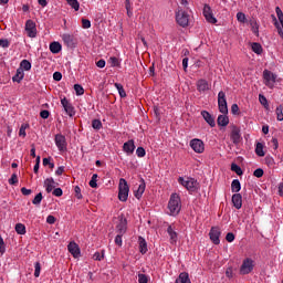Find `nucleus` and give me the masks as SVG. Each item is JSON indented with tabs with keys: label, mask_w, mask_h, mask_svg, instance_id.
<instances>
[{
	"label": "nucleus",
	"mask_w": 283,
	"mask_h": 283,
	"mask_svg": "<svg viewBox=\"0 0 283 283\" xmlns=\"http://www.w3.org/2000/svg\"><path fill=\"white\" fill-rule=\"evenodd\" d=\"M181 207L182 206L180 205V196H178V193H172L168 202L170 216H178V213H180Z\"/></svg>",
	"instance_id": "f257e3e1"
},
{
	"label": "nucleus",
	"mask_w": 283,
	"mask_h": 283,
	"mask_svg": "<svg viewBox=\"0 0 283 283\" xmlns=\"http://www.w3.org/2000/svg\"><path fill=\"white\" fill-rule=\"evenodd\" d=\"M127 198H129V185L127 180L120 178L118 185V199L120 202H127Z\"/></svg>",
	"instance_id": "f03ea898"
},
{
	"label": "nucleus",
	"mask_w": 283,
	"mask_h": 283,
	"mask_svg": "<svg viewBox=\"0 0 283 283\" xmlns=\"http://www.w3.org/2000/svg\"><path fill=\"white\" fill-rule=\"evenodd\" d=\"M179 185H181L182 187H185L188 191H196L198 189V180L193 179V178H184V177H179L178 179Z\"/></svg>",
	"instance_id": "7ed1b4c3"
},
{
	"label": "nucleus",
	"mask_w": 283,
	"mask_h": 283,
	"mask_svg": "<svg viewBox=\"0 0 283 283\" xmlns=\"http://www.w3.org/2000/svg\"><path fill=\"white\" fill-rule=\"evenodd\" d=\"M176 21L181 28H187L189 25V13L178 8L176 11Z\"/></svg>",
	"instance_id": "20e7f679"
},
{
	"label": "nucleus",
	"mask_w": 283,
	"mask_h": 283,
	"mask_svg": "<svg viewBox=\"0 0 283 283\" xmlns=\"http://www.w3.org/2000/svg\"><path fill=\"white\" fill-rule=\"evenodd\" d=\"M255 268V261L251 258H247L243 260L241 266H240V275H249Z\"/></svg>",
	"instance_id": "39448f33"
},
{
	"label": "nucleus",
	"mask_w": 283,
	"mask_h": 283,
	"mask_svg": "<svg viewBox=\"0 0 283 283\" xmlns=\"http://www.w3.org/2000/svg\"><path fill=\"white\" fill-rule=\"evenodd\" d=\"M263 81L264 85L269 87L270 90H273L275 87V81H277V75L269 70L263 71Z\"/></svg>",
	"instance_id": "423d86ee"
},
{
	"label": "nucleus",
	"mask_w": 283,
	"mask_h": 283,
	"mask_svg": "<svg viewBox=\"0 0 283 283\" xmlns=\"http://www.w3.org/2000/svg\"><path fill=\"white\" fill-rule=\"evenodd\" d=\"M275 12H276V17H277L279 21L275 17H273L274 25L277 30V33L283 39V12H282V9H280V7L275 8Z\"/></svg>",
	"instance_id": "0eeeda50"
},
{
	"label": "nucleus",
	"mask_w": 283,
	"mask_h": 283,
	"mask_svg": "<svg viewBox=\"0 0 283 283\" xmlns=\"http://www.w3.org/2000/svg\"><path fill=\"white\" fill-rule=\"evenodd\" d=\"M218 107L221 114H229V106H227V94L223 91L218 93Z\"/></svg>",
	"instance_id": "6e6552de"
},
{
	"label": "nucleus",
	"mask_w": 283,
	"mask_h": 283,
	"mask_svg": "<svg viewBox=\"0 0 283 283\" xmlns=\"http://www.w3.org/2000/svg\"><path fill=\"white\" fill-rule=\"evenodd\" d=\"M61 105L65 114H67L70 118H73V116L76 115V109L74 108V105H72V103L66 97L61 99Z\"/></svg>",
	"instance_id": "1a4fd4ad"
},
{
	"label": "nucleus",
	"mask_w": 283,
	"mask_h": 283,
	"mask_svg": "<svg viewBox=\"0 0 283 283\" xmlns=\"http://www.w3.org/2000/svg\"><path fill=\"white\" fill-rule=\"evenodd\" d=\"M190 147L196 151V154H202L205 151V142L198 138L191 139Z\"/></svg>",
	"instance_id": "9d476101"
},
{
	"label": "nucleus",
	"mask_w": 283,
	"mask_h": 283,
	"mask_svg": "<svg viewBox=\"0 0 283 283\" xmlns=\"http://www.w3.org/2000/svg\"><path fill=\"white\" fill-rule=\"evenodd\" d=\"M55 145L59 151H67V142L65 140V136L62 134L55 135Z\"/></svg>",
	"instance_id": "9b49d317"
},
{
	"label": "nucleus",
	"mask_w": 283,
	"mask_h": 283,
	"mask_svg": "<svg viewBox=\"0 0 283 283\" xmlns=\"http://www.w3.org/2000/svg\"><path fill=\"white\" fill-rule=\"evenodd\" d=\"M25 32L30 39H34L36 36V23L32 20H28L25 23Z\"/></svg>",
	"instance_id": "f8f14e48"
},
{
	"label": "nucleus",
	"mask_w": 283,
	"mask_h": 283,
	"mask_svg": "<svg viewBox=\"0 0 283 283\" xmlns=\"http://www.w3.org/2000/svg\"><path fill=\"white\" fill-rule=\"evenodd\" d=\"M203 17L208 23H218V20L216 17H213V12L211 11V7L209 4H205L203 7Z\"/></svg>",
	"instance_id": "ddd939ff"
},
{
	"label": "nucleus",
	"mask_w": 283,
	"mask_h": 283,
	"mask_svg": "<svg viewBox=\"0 0 283 283\" xmlns=\"http://www.w3.org/2000/svg\"><path fill=\"white\" fill-rule=\"evenodd\" d=\"M67 251L73 255V258H81V248L76 244V242L72 241L67 245Z\"/></svg>",
	"instance_id": "4468645a"
},
{
	"label": "nucleus",
	"mask_w": 283,
	"mask_h": 283,
	"mask_svg": "<svg viewBox=\"0 0 283 283\" xmlns=\"http://www.w3.org/2000/svg\"><path fill=\"white\" fill-rule=\"evenodd\" d=\"M209 235H210V240H211V242H213V244H220V235H221L220 228H218V227L211 228Z\"/></svg>",
	"instance_id": "2eb2a0df"
},
{
	"label": "nucleus",
	"mask_w": 283,
	"mask_h": 283,
	"mask_svg": "<svg viewBox=\"0 0 283 283\" xmlns=\"http://www.w3.org/2000/svg\"><path fill=\"white\" fill-rule=\"evenodd\" d=\"M62 40L64 41L65 45L71 49L76 48V38L70 33H64L62 35Z\"/></svg>",
	"instance_id": "dca6fc26"
},
{
	"label": "nucleus",
	"mask_w": 283,
	"mask_h": 283,
	"mask_svg": "<svg viewBox=\"0 0 283 283\" xmlns=\"http://www.w3.org/2000/svg\"><path fill=\"white\" fill-rule=\"evenodd\" d=\"M230 138L233 145H239L240 140H242V135L240 134V129L238 128V126H232Z\"/></svg>",
	"instance_id": "f3484780"
},
{
	"label": "nucleus",
	"mask_w": 283,
	"mask_h": 283,
	"mask_svg": "<svg viewBox=\"0 0 283 283\" xmlns=\"http://www.w3.org/2000/svg\"><path fill=\"white\" fill-rule=\"evenodd\" d=\"M116 231L120 235H125L127 233V219L120 218L118 224L116 226Z\"/></svg>",
	"instance_id": "a211bd4d"
},
{
	"label": "nucleus",
	"mask_w": 283,
	"mask_h": 283,
	"mask_svg": "<svg viewBox=\"0 0 283 283\" xmlns=\"http://www.w3.org/2000/svg\"><path fill=\"white\" fill-rule=\"evenodd\" d=\"M123 150L127 156H132L134 151L136 150V145L134 144V139H129L128 142L124 143Z\"/></svg>",
	"instance_id": "6ab92c4d"
},
{
	"label": "nucleus",
	"mask_w": 283,
	"mask_h": 283,
	"mask_svg": "<svg viewBox=\"0 0 283 283\" xmlns=\"http://www.w3.org/2000/svg\"><path fill=\"white\" fill-rule=\"evenodd\" d=\"M197 90L198 92H209V90H211V85L207 80L201 78L197 82Z\"/></svg>",
	"instance_id": "aec40b11"
},
{
	"label": "nucleus",
	"mask_w": 283,
	"mask_h": 283,
	"mask_svg": "<svg viewBox=\"0 0 283 283\" xmlns=\"http://www.w3.org/2000/svg\"><path fill=\"white\" fill-rule=\"evenodd\" d=\"M201 116L206 120V123H208V125H210V127H216V119L209 112L202 111Z\"/></svg>",
	"instance_id": "412c9836"
},
{
	"label": "nucleus",
	"mask_w": 283,
	"mask_h": 283,
	"mask_svg": "<svg viewBox=\"0 0 283 283\" xmlns=\"http://www.w3.org/2000/svg\"><path fill=\"white\" fill-rule=\"evenodd\" d=\"M145 179H142L138 189L134 191V196L135 198H137V200H140L143 198V195L145 193Z\"/></svg>",
	"instance_id": "4be33fe9"
},
{
	"label": "nucleus",
	"mask_w": 283,
	"mask_h": 283,
	"mask_svg": "<svg viewBox=\"0 0 283 283\" xmlns=\"http://www.w3.org/2000/svg\"><path fill=\"white\" fill-rule=\"evenodd\" d=\"M167 233L170 238L171 244H176V242H178V233L176 232V230H174V228L171 226H169L167 228Z\"/></svg>",
	"instance_id": "5701e85b"
},
{
	"label": "nucleus",
	"mask_w": 283,
	"mask_h": 283,
	"mask_svg": "<svg viewBox=\"0 0 283 283\" xmlns=\"http://www.w3.org/2000/svg\"><path fill=\"white\" fill-rule=\"evenodd\" d=\"M232 203H233V207L237 208V209H242V195L240 193H234L232 196Z\"/></svg>",
	"instance_id": "b1692460"
},
{
	"label": "nucleus",
	"mask_w": 283,
	"mask_h": 283,
	"mask_svg": "<svg viewBox=\"0 0 283 283\" xmlns=\"http://www.w3.org/2000/svg\"><path fill=\"white\" fill-rule=\"evenodd\" d=\"M54 178H48L44 180V187H45V191L48 193H52V191L54 190Z\"/></svg>",
	"instance_id": "393cba45"
},
{
	"label": "nucleus",
	"mask_w": 283,
	"mask_h": 283,
	"mask_svg": "<svg viewBox=\"0 0 283 283\" xmlns=\"http://www.w3.org/2000/svg\"><path fill=\"white\" fill-rule=\"evenodd\" d=\"M217 123L219 127H227V125H229V116H227V114L219 115L217 118Z\"/></svg>",
	"instance_id": "a878e982"
},
{
	"label": "nucleus",
	"mask_w": 283,
	"mask_h": 283,
	"mask_svg": "<svg viewBox=\"0 0 283 283\" xmlns=\"http://www.w3.org/2000/svg\"><path fill=\"white\" fill-rule=\"evenodd\" d=\"M176 283H191V280L189 279V273L187 272L180 273L176 280Z\"/></svg>",
	"instance_id": "bb28decb"
},
{
	"label": "nucleus",
	"mask_w": 283,
	"mask_h": 283,
	"mask_svg": "<svg viewBox=\"0 0 283 283\" xmlns=\"http://www.w3.org/2000/svg\"><path fill=\"white\" fill-rule=\"evenodd\" d=\"M138 242H139V253L145 255V253H147V241L145 240V238L139 237Z\"/></svg>",
	"instance_id": "cd10ccee"
},
{
	"label": "nucleus",
	"mask_w": 283,
	"mask_h": 283,
	"mask_svg": "<svg viewBox=\"0 0 283 283\" xmlns=\"http://www.w3.org/2000/svg\"><path fill=\"white\" fill-rule=\"evenodd\" d=\"M25 73L22 69H18L15 75L12 77L13 83H20L22 78H24Z\"/></svg>",
	"instance_id": "c85d7f7f"
},
{
	"label": "nucleus",
	"mask_w": 283,
	"mask_h": 283,
	"mask_svg": "<svg viewBox=\"0 0 283 283\" xmlns=\"http://www.w3.org/2000/svg\"><path fill=\"white\" fill-rule=\"evenodd\" d=\"M250 25L253 34L258 36L260 34V24H258V20L255 19L250 20Z\"/></svg>",
	"instance_id": "c756f323"
},
{
	"label": "nucleus",
	"mask_w": 283,
	"mask_h": 283,
	"mask_svg": "<svg viewBox=\"0 0 283 283\" xmlns=\"http://www.w3.org/2000/svg\"><path fill=\"white\" fill-rule=\"evenodd\" d=\"M240 189H242V185L240 184V180L233 179L231 184L232 193H238Z\"/></svg>",
	"instance_id": "7c9ffc66"
},
{
	"label": "nucleus",
	"mask_w": 283,
	"mask_h": 283,
	"mask_svg": "<svg viewBox=\"0 0 283 283\" xmlns=\"http://www.w3.org/2000/svg\"><path fill=\"white\" fill-rule=\"evenodd\" d=\"M61 50H62L61 43L52 42L50 44V51L52 52V54H59V52H61Z\"/></svg>",
	"instance_id": "2f4dec72"
},
{
	"label": "nucleus",
	"mask_w": 283,
	"mask_h": 283,
	"mask_svg": "<svg viewBox=\"0 0 283 283\" xmlns=\"http://www.w3.org/2000/svg\"><path fill=\"white\" fill-rule=\"evenodd\" d=\"M18 69H22V71L24 70L25 72H30V70H32V63H30V61L28 60H22L20 63V67Z\"/></svg>",
	"instance_id": "473e14b6"
},
{
	"label": "nucleus",
	"mask_w": 283,
	"mask_h": 283,
	"mask_svg": "<svg viewBox=\"0 0 283 283\" xmlns=\"http://www.w3.org/2000/svg\"><path fill=\"white\" fill-rule=\"evenodd\" d=\"M255 154H256V156H260V158L265 156V154H264V145H262V143H256Z\"/></svg>",
	"instance_id": "72a5a7b5"
},
{
	"label": "nucleus",
	"mask_w": 283,
	"mask_h": 283,
	"mask_svg": "<svg viewBox=\"0 0 283 283\" xmlns=\"http://www.w3.org/2000/svg\"><path fill=\"white\" fill-rule=\"evenodd\" d=\"M115 87L118 91L120 98H125V96H127V93L125 92V88L123 87V84L115 83Z\"/></svg>",
	"instance_id": "f704fd0d"
},
{
	"label": "nucleus",
	"mask_w": 283,
	"mask_h": 283,
	"mask_svg": "<svg viewBox=\"0 0 283 283\" xmlns=\"http://www.w3.org/2000/svg\"><path fill=\"white\" fill-rule=\"evenodd\" d=\"M251 48H252V52H254V54H261L262 53V44L261 43L253 42Z\"/></svg>",
	"instance_id": "c9c22d12"
},
{
	"label": "nucleus",
	"mask_w": 283,
	"mask_h": 283,
	"mask_svg": "<svg viewBox=\"0 0 283 283\" xmlns=\"http://www.w3.org/2000/svg\"><path fill=\"white\" fill-rule=\"evenodd\" d=\"M15 232L19 235H25V224H23V223L15 224Z\"/></svg>",
	"instance_id": "e433bc0d"
},
{
	"label": "nucleus",
	"mask_w": 283,
	"mask_h": 283,
	"mask_svg": "<svg viewBox=\"0 0 283 283\" xmlns=\"http://www.w3.org/2000/svg\"><path fill=\"white\" fill-rule=\"evenodd\" d=\"M66 2L75 10V12H78L81 8V3H78V0H66Z\"/></svg>",
	"instance_id": "4c0bfd02"
},
{
	"label": "nucleus",
	"mask_w": 283,
	"mask_h": 283,
	"mask_svg": "<svg viewBox=\"0 0 283 283\" xmlns=\"http://www.w3.org/2000/svg\"><path fill=\"white\" fill-rule=\"evenodd\" d=\"M92 127H93V129H96V132H98V130L103 129V123L101 122V119H93Z\"/></svg>",
	"instance_id": "58836bf2"
},
{
	"label": "nucleus",
	"mask_w": 283,
	"mask_h": 283,
	"mask_svg": "<svg viewBox=\"0 0 283 283\" xmlns=\"http://www.w3.org/2000/svg\"><path fill=\"white\" fill-rule=\"evenodd\" d=\"M76 96H83L85 94V88L81 84L74 85Z\"/></svg>",
	"instance_id": "ea45409f"
},
{
	"label": "nucleus",
	"mask_w": 283,
	"mask_h": 283,
	"mask_svg": "<svg viewBox=\"0 0 283 283\" xmlns=\"http://www.w3.org/2000/svg\"><path fill=\"white\" fill-rule=\"evenodd\" d=\"M275 114H276V120L282 122L283 120V106L279 105L275 109Z\"/></svg>",
	"instance_id": "a19ab883"
},
{
	"label": "nucleus",
	"mask_w": 283,
	"mask_h": 283,
	"mask_svg": "<svg viewBox=\"0 0 283 283\" xmlns=\"http://www.w3.org/2000/svg\"><path fill=\"white\" fill-rule=\"evenodd\" d=\"M97 179H98V175L97 174H94L90 180V187H92V189H96V187H98V184L97 182Z\"/></svg>",
	"instance_id": "79ce46f5"
},
{
	"label": "nucleus",
	"mask_w": 283,
	"mask_h": 283,
	"mask_svg": "<svg viewBox=\"0 0 283 283\" xmlns=\"http://www.w3.org/2000/svg\"><path fill=\"white\" fill-rule=\"evenodd\" d=\"M231 171H234V174H237V176H242V168L240 166H238L237 164H232L231 165Z\"/></svg>",
	"instance_id": "37998d69"
},
{
	"label": "nucleus",
	"mask_w": 283,
	"mask_h": 283,
	"mask_svg": "<svg viewBox=\"0 0 283 283\" xmlns=\"http://www.w3.org/2000/svg\"><path fill=\"white\" fill-rule=\"evenodd\" d=\"M112 67H118L120 65V62H118L116 56H112L108 60Z\"/></svg>",
	"instance_id": "c03bdc74"
},
{
	"label": "nucleus",
	"mask_w": 283,
	"mask_h": 283,
	"mask_svg": "<svg viewBox=\"0 0 283 283\" xmlns=\"http://www.w3.org/2000/svg\"><path fill=\"white\" fill-rule=\"evenodd\" d=\"M237 20L239 21V23H245L247 22V14H244L243 12H238L237 13Z\"/></svg>",
	"instance_id": "a18cd8bd"
},
{
	"label": "nucleus",
	"mask_w": 283,
	"mask_h": 283,
	"mask_svg": "<svg viewBox=\"0 0 283 283\" xmlns=\"http://www.w3.org/2000/svg\"><path fill=\"white\" fill-rule=\"evenodd\" d=\"M42 200H43V193L40 192L32 200V205H41Z\"/></svg>",
	"instance_id": "49530a36"
},
{
	"label": "nucleus",
	"mask_w": 283,
	"mask_h": 283,
	"mask_svg": "<svg viewBox=\"0 0 283 283\" xmlns=\"http://www.w3.org/2000/svg\"><path fill=\"white\" fill-rule=\"evenodd\" d=\"M146 154H147V151L143 147H138L136 149V155L138 156V158H145Z\"/></svg>",
	"instance_id": "de8ad7c7"
},
{
	"label": "nucleus",
	"mask_w": 283,
	"mask_h": 283,
	"mask_svg": "<svg viewBox=\"0 0 283 283\" xmlns=\"http://www.w3.org/2000/svg\"><path fill=\"white\" fill-rule=\"evenodd\" d=\"M34 277H39V275H41V263L40 262H35L34 264Z\"/></svg>",
	"instance_id": "09e8293b"
},
{
	"label": "nucleus",
	"mask_w": 283,
	"mask_h": 283,
	"mask_svg": "<svg viewBox=\"0 0 283 283\" xmlns=\"http://www.w3.org/2000/svg\"><path fill=\"white\" fill-rule=\"evenodd\" d=\"M82 27L84 28V30H87L92 28V22L87 19H82Z\"/></svg>",
	"instance_id": "8fccbe9b"
},
{
	"label": "nucleus",
	"mask_w": 283,
	"mask_h": 283,
	"mask_svg": "<svg viewBox=\"0 0 283 283\" xmlns=\"http://www.w3.org/2000/svg\"><path fill=\"white\" fill-rule=\"evenodd\" d=\"M0 48H10V40L8 39H0Z\"/></svg>",
	"instance_id": "3c124183"
},
{
	"label": "nucleus",
	"mask_w": 283,
	"mask_h": 283,
	"mask_svg": "<svg viewBox=\"0 0 283 283\" xmlns=\"http://www.w3.org/2000/svg\"><path fill=\"white\" fill-rule=\"evenodd\" d=\"M253 176H255V178H262V176H264V170L262 168H258L254 170Z\"/></svg>",
	"instance_id": "603ef678"
},
{
	"label": "nucleus",
	"mask_w": 283,
	"mask_h": 283,
	"mask_svg": "<svg viewBox=\"0 0 283 283\" xmlns=\"http://www.w3.org/2000/svg\"><path fill=\"white\" fill-rule=\"evenodd\" d=\"M115 244H117V247H123V234H118L115 237Z\"/></svg>",
	"instance_id": "864d4df0"
},
{
	"label": "nucleus",
	"mask_w": 283,
	"mask_h": 283,
	"mask_svg": "<svg viewBox=\"0 0 283 283\" xmlns=\"http://www.w3.org/2000/svg\"><path fill=\"white\" fill-rule=\"evenodd\" d=\"M138 282L139 283H147L149 282V277L146 274H138Z\"/></svg>",
	"instance_id": "5fc2aeb1"
},
{
	"label": "nucleus",
	"mask_w": 283,
	"mask_h": 283,
	"mask_svg": "<svg viewBox=\"0 0 283 283\" xmlns=\"http://www.w3.org/2000/svg\"><path fill=\"white\" fill-rule=\"evenodd\" d=\"M0 253L3 255L6 253V242L3 241V238L0 237Z\"/></svg>",
	"instance_id": "6e6d98bb"
},
{
	"label": "nucleus",
	"mask_w": 283,
	"mask_h": 283,
	"mask_svg": "<svg viewBox=\"0 0 283 283\" xmlns=\"http://www.w3.org/2000/svg\"><path fill=\"white\" fill-rule=\"evenodd\" d=\"M231 113L237 116V114H240V107L238 106V104H232L231 106Z\"/></svg>",
	"instance_id": "4d7b16f0"
},
{
	"label": "nucleus",
	"mask_w": 283,
	"mask_h": 283,
	"mask_svg": "<svg viewBox=\"0 0 283 283\" xmlns=\"http://www.w3.org/2000/svg\"><path fill=\"white\" fill-rule=\"evenodd\" d=\"M74 191H75V198L81 200L83 198V195L81 193V187L75 186Z\"/></svg>",
	"instance_id": "13d9d810"
},
{
	"label": "nucleus",
	"mask_w": 283,
	"mask_h": 283,
	"mask_svg": "<svg viewBox=\"0 0 283 283\" xmlns=\"http://www.w3.org/2000/svg\"><path fill=\"white\" fill-rule=\"evenodd\" d=\"M18 182H19V178L17 177V174H13L9 179V185H17Z\"/></svg>",
	"instance_id": "bf43d9fd"
},
{
	"label": "nucleus",
	"mask_w": 283,
	"mask_h": 283,
	"mask_svg": "<svg viewBox=\"0 0 283 283\" xmlns=\"http://www.w3.org/2000/svg\"><path fill=\"white\" fill-rule=\"evenodd\" d=\"M53 196H55L56 198H61V196H63V189L61 188H55L53 190Z\"/></svg>",
	"instance_id": "052dcab7"
},
{
	"label": "nucleus",
	"mask_w": 283,
	"mask_h": 283,
	"mask_svg": "<svg viewBox=\"0 0 283 283\" xmlns=\"http://www.w3.org/2000/svg\"><path fill=\"white\" fill-rule=\"evenodd\" d=\"M226 240L227 242H233V240H235V234H233V232L227 233Z\"/></svg>",
	"instance_id": "680f3d73"
},
{
	"label": "nucleus",
	"mask_w": 283,
	"mask_h": 283,
	"mask_svg": "<svg viewBox=\"0 0 283 283\" xmlns=\"http://www.w3.org/2000/svg\"><path fill=\"white\" fill-rule=\"evenodd\" d=\"M27 125H22L20 127V130H19V136H22L23 138H25L27 134H25V129H27Z\"/></svg>",
	"instance_id": "e2e57ef3"
},
{
	"label": "nucleus",
	"mask_w": 283,
	"mask_h": 283,
	"mask_svg": "<svg viewBox=\"0 0 283 283\" xmlns=\"http://www.w3.org/2000/svg\"><path fill=\"white\" fill-rule=\"evenodd\" d=\"M40 116H41V118H44V119L50 118V111L44 109V111L40 112Z\"/></svg>",
	"instance_id": "0e129e2a"
},
{
	"label": "nucleus",
	"mask_w": 283,
	"mask_h": 283,
	"mask_svg": "<svg viewBox=\"0 0 283 283\" xmlns=\"http://www.w3.org/2000/svg\"><path fill=\"white\" fill-rule=\"evenodd\" d=\"M104 255L99 252H95L93 255V260H96L97 262H101L103 260Z\"/></svg>",
	"instance_id": "69168bd1"
},
{
	"label": "nucleus",
	"mask_w": 283,
	"mask_h": 283,
	"mask_svg": "<svg viewBox=\"0 0 283 283\" xmlns=\"http://www.w3.org/2000/svg\"><path fill=\"white\" fill-rule=\"evenodd\" d=\"M22 196H30L32 193V189H28L25 187L21 188Z\"/></svg>",
	"instance_id": "338daca9"
},
{
	"label": "nucleus",
	"mask_w": 283,
	"mask_h": 283,
	"mask_svg": "<svg viewBox=\"0 0 283 283\" xmlns=\"http://www.w3.org/2000/svg\"><path fill=\"white\" fill-rule=\"evenodd\" d=\"M53 78L55 81H61V78H63V74H61V72H55L53 73Z\"/></svg>",
	"instance_id": "774afa93"
}]
</instances>
